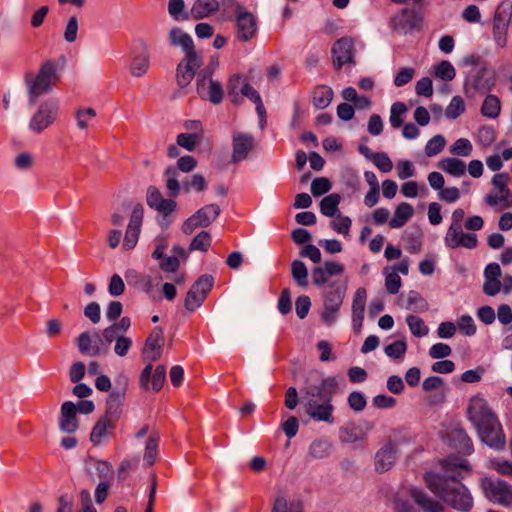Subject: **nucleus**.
I'll return each mask as SVG.
<instances>
[{"mask_svg": "<svg viewBox=\"0 0 512 512\" xmlns=\"http://www.w3.org/2000/svg\"><path fill=\"white\" fill-rule=\"evenodd\" d=\"M441 472H428L424 476L427 487L444 502L459 511H469L473 506V498L468 489L461 483L470 472L466 459L449 457L440 461Z\"/></svg>", "mask_w": 512, "mask_h": 512, "instance_id": "obj_1", "label": "nucleus"}, {"mask_svg": "<svg viewBox=\"0 0 512 512\" xmlns=\"http://www.w3.org/2000/svg\"><path fill=\"white\" fill-rule=\"evenodd\" d=\"M466 416L482 442L495 450L504 448L506 441L502 426L484 398L479 395L471 397L467 405Z\"/></svg>", "mask_w": 512, "mask_h": 512, "instance_id": "obj_2", "label": "nucleus"}, {"mask_svg": "<svg viewBox=\"0 0 512 512\" xmlns=\"http://www.w3.org/2000/svg\"><path fill=\"white\" fill-rule=\"evenodd\" d=\"M57 81V64L51 60L44 62L37 73L27 72L24 76V83L29 105H35L38 98L49 93Z\"/></svg>", "mask_w": 512, "mask_h": 512, "instance_id": "obj_3", "label": "nucleus"}, {"mask_svg": "<svg viewBox=\"0 0 512 512\" xmlns=\"http://www.w3.org/2000/svg\"><path fill=\"white\" fill-rule=\"evenodd\" d=\"M464 217L465 211L461 208L455 209L451 215V224L444 237L445 245L451 249H474L478 245L476 234L463 232Z\"/></svg>", "mask_w": 512, "mask_h": 512, "instance_id": "obj_4", "label": "nucleus"}, {"mask_svg": "<svg viewBox=\"0 0 512 512\" xmlns=\"http://www.w3.org/2000/svg\"><path fill=\"white\" fill-rule=\"evenodd\" d=\"M346 290L345 282L333 281L323 291V309L320 317L326 325L330 326L336 322Z\"/></svg>", "mask_w": 512, "mask_h": 512, "instance_id": "obj_5", "label": "nucleus"}, {"mask_svg": "<svg viewBox=\"0 0 512 512\" xmlns=\"http://www.w3.org/2000/svg\"><path fill=\"white\" fill-rule=\"evenodd\" d=\"M59 114V101L56 98H48L40 102L32 114L28 129L34 134H41L54 124Z\"/></svg>", "mask_w": 512, "mask_h": 512, "instance_id": "obj_6", "label": "nucleus"}, {"mask_svg": "<svg viewBox=\"0 0 512 512\" xmlns=\"http://www.w3.org/2000/svg\"><path fill=\"white\" fill-rule=\"evenodd\" d=\"M213 68L207 67L197 75L196 91L201 99L217 105L224 98V90L221 82L211 78Z\"/></svg>", "mask_w": 512, "mask_h": 512, "instance_id": "obj_7", "label": "nucleus"}, {"mask_svg": "<svg viewBox=\"0 0 512 512\" xmlns=\"http://www.w3.org/2000/svg\"><path fill=\"white\" fill-rule=\"evenodd\" d=\"M481 486L490 501L505 507L512 505V486L508 483L498 478H484Z\"/></svg>", "mask_w": 512, "mask_h": 512, "instance_id": "obj_8", "label": "nucleus"}, {"mask_svg": "<svg viewBox=\"0 0 512 512\" xmlns=\"http://www.w3.org/2000/svg\"><path fill=\"white\" fill-rule=\"evenodd\" d=\"M495 86V77L487 68H480L465 81V93L469 98L484 95Z\"/></svg>", "mask_w": 512, "mask_h": 512, "instance_id": "obj_9", "label": "nucleus"}, {"mask_svg": "<svg viewBox=\"0 0 512 512\" xmlns=\"http://www.w3.org/2000/svg\"><path fill=\"white\" fill-rule=\"evenodd\" d=\"M221 209L217 204H209L198 209L190 216L182 225V231L186 235H190L198 228H206L211 225L220 215Z\"/></svg>", "mask_w": 512, "mask_h": 512, "instance_id": "obj_10", "label": "nucleus"}, {"mask_svg": "<svg viewBox=\"0 0 512 512\" xmlns=\"http://www.w3.org/2000/svg\"><path fill=\"white\" fill-rule=\"evenodd\" d=\"M213 284L214 279L211 275H202L199 277L187 292L184 302L185 308L191 312L199 308L203 304L207 294L211 291Z\"/></svg>", "mask_w": 512, "mask_h": 512, "instance_id": "obj_11", "label": "nucleus"}, {"mask_svg": "<svg viewBox=\"0 0 512 512\" xmlns=\"http://www.w3.org/2000/svg\"><path fill=\"white\" fill-rule=\"evenodd\" d=\"M202 65V58L199 53H189L178 64L176 69L177 84L184 88L189 85L195 76L196 70Z\"/></svg>", "mask_w": 512, "mask_h": 512, "instance_id": "obj_12", "label": "nucleus"}, {"mask_svg": "<svg viewBox=\"0 0 512 512\" xmlns=\"http://www.w3.org/2000/svg\"><path fill=\"white\" fill-rule=\"evenodd\" d=\"M512 5H500L493 18V37L496 44L504 48L507 45V29L510 19L508 16L511 15Z\"/></svg>", "mask_w": 512, "mask_h": 512, "instance_id": "obj_13", "label": "nucleus"}, {"mask_svg": "<svg viewBox=\"0 0 512 512\" xmlns=\"http://www.w3.org/2000/svg\"><path fill=\"white\" fill-rule=\"evenodd\" d=\"M236 37L239 41L247 42L255 37L258 25L255 15L247 10L235 15Z\"/></svg>", "mask_w": 512, "mask_h": 512, "instance_id": "obj_14", "label": "nucleus"}, {"mask_svg": "<svg viewBox=\"0 0 512 512\" xmlns=\"http://www.w3.org/2000/svg\"><path fill=\"white\" fill-rule=\"evenodd\" d=\"M144 209L141 204H137L134 206L128 227L126 229L123 248L126 250L133 249L139 239L140 229L143 221Z\"/></svg>", "mask_w": 512, "mask_h": 512, "instance_id": "obj_15", "label": "nucleus"}, {"mask_svg": "<svg viewBox=\"0 0 512 512\" xmlns=\"http://www.w3.org/2000/svg\"><path fill=\"white\" fill-rule=\"evenodd\" d=\"M333 64L340 70L343 65L354 63V45L351 38L343 37L335 42L332 47Z\"/></svg>", "mask_w": 512, "mask_h": 512, "instance_id": "obj_16", "label": "nucleus"}, {"mask_svg": "<svg viewBox=\"0 0 512 512\" xmlns=\"http://www.w3.org/2000/svg\"><path fill=\"white\" fill-rule=\"evenodd\" d=\"M446 439L450 446L463 454L473 452V443L467 432L459 425L450 427L446 433Z\"/></svg>", "mask_w": 512, "mask_h": 512, "instance_id": "obj_17", "label": "nucleus"}, {"mask_svg": "<svg viewBox=\"0 0 512 512\" xmlns=\"http://www.w3.org/2000/svg\"><path fill=\"white\" fill-rule=\"evenodd\" d=\"M322 403H318L315 399H309L305 405L306 413L315 421L333 423V411L334 407L331 401L322 400Z\"/></svg>", "mask_w": 512, "mask_h": 512, "instance_id": "obj_18", "label": "nucleus"}, {"mask_svg": "<svg viewBox=\"0 0 512 512\" xmlns=\"http://www.w3.org/2000/svg\"><path fill=\"white\" fill-rule=\"evenodd\" d=\"M146 201L150 208L157 210L164 216L171 214L176 208V202L172 199L163 198L161 192L155 186L148 187Z\"/></svg>", "mask_w": 512, "mask_h": 512, "instance_id": "obj_19", "label": "nucleus"}, {"mask_svg": "<svg viewBox=\"0 0 512 512\" xmlns=\"http://www.w3.org/2000/svg\"><path fill=\"white\" fill-rule=\"evenodd\" d=\"M162 345L163 330L160 327H155L151 331L145 342V346L143 349V355L145 360L154 362L160 359L162 354Z\"/></svg>", "mask_w": 512, "mask_h": 512, "instance_id": "obj_20", "label": "nucleus"}, {"mask_svg": "<svg viewBox=\"0 0 512 512\" xmlns=\"http://www.w3.org/2000/svg\"><path fill=\"white\" fill-rule=\"evenodd\" d=\"M254 145V138L250 134H233V152L232 161L238 163L246 159Z\"/></svg>", "mask_w": 512, "mask_h": 512, "instance_id": "obj_21", "label": "nucleus"}, {"mask_svg": "<svg viewBox=\"0 0 512 512\" xmlns=\"http://www.w3.org/2000/svg\"><path fill=\"white\" fill-rule=\"evenodd\" d=\"M367 291L363 287H359L353 296L352 301V326L356 333L361 331L364 311L366 306Z\"/></svg>", "mask_w": 512, "mask_h": 512, "instance_id": "obj_22", "label": "nucleus"}, {"mask_svg": "<svg viewBox=\"0 0 512 512\" xmlns=\"http://www.w3.org/2000/svg\"><path fill=\"white\" fill-rule=\"evenodd\" d=\"M123 384V388L113 391L107 398L105 414L103 415L116 423L122 413V406L125 399V386L127 384V380L125 378Z\"/></svg>", "mask_w": 512, "mask_h": 512, "instance_id": "obj_23", "label": "nucleus"}, {"mask_svg": "<svg viewBox=\"0 0 512 512\" xmlns=\"http://www.w3.org/2000/svg\"><path fill=\"white\" fill-rule=\"evenodd\" d=\"M397 449L392 442H387L375 455V469L382 473L388 471L396 462Z\"/></svg>", "mask_w": 512, "mask_h": 512, "instance_id": "obj_24", "label": "nucleus"}, {"mask_svg": "<svg viewBox=\"0 0 512 512\" xmlns=\"http://www.w3.org/2000/svg\"><path fill=\"white\" fill-rule=\"evenodd\" d=\"M59 428L65 433H73L78 429L77 408L71 401H66L61 406Z\"/></svg>", "mask_w": 512, "mask_h": 512, "instance_id": "obj_25", "label": "nucleus"}, {"mask_svg": "<svg viewBox=\"0 0 512 512\" xmlns=\"http://www.w3.org/2000/svg\"><path fill=\"white\" fill-rule=\"evenodd\" d=\"M168 38L170 45L174 47H180L185 53V56L188 55L190 52L198 53L194 49V42L192 37L188 33L184 32L181 28L173 27L169 31Z\"/></svg>", "mask_w": 512, "mask_h": 512, "instance_id": "obj_26", "label": "nucleus"}, {"mask_svg": "<svg viewBox=\"0 0 512 512\" xmlns=\"http://www.w3.org/2000/svg\"><path fill=\"white\" fill-rule=\"evenodd\" d=\"M140 47V52L133 56L130 64V73L134 77L143 76L148 71L150 66V54L146 44L143 41L140 42Z\"/></svg>", "mask_w": 512, "mask_h": 512, "instance_id": "obj_27", "label": "nucleus"}, {"mask_svg": "<svg viewBox=\"0 0 512 512\" xmlns=\"http://www.w3.org/2000/svg\"><path fill=\"white\" fill-rule=\"evenodd\" d=\"M220 9V3L217 0H195L191 7V16L195 20L209 17Z\"/></svg>", "mask_w": 512, "mask_h": 512, "instance_id": "obj_28", "label": "nucleus"}, {"mask_svg": "<svg viewBox=\"0 0 512 512\" xmlns=\"http://www.w3.org/2000/svg\"><path fill=\"white\" fill-rule=\"evenodd\" d=\"M116 426V422L102 416L94 425L90 434V440L94 445H100Z\"/></svg>", "mask_w": 512, "mask_h": 512, "instance_id": "obj_29", "label": "nucleus"}, {"mask_svg": "<svg viewBox=\"0 0 512 512\" xmlns=\"http://www.w3.org/2000/svg\"><path fill=\"white\" fill-rule=\"evenodd\" d=\"M392 27L397 32L406 34L416 27V17L411 11L404 9L393 17Z\"/></svg>", "mask_w": 512, "mask_h": 512, "instance_id": "obj_30", "label": "nucleus"}, {"mask_svg": "<svg viewBox=\"0 0 512 512\" xmlns=\"http://www.w3.org/2000/svg\"><path fill=\"white\" fill-rule=\"evenodd\" d=\"M338 381L335 377L323 378L319 387L310 389L307 393L311 396H318L321 400L331 401L337 392Z\"/></svg>", "mask_w": 512, "mask_h": 512, "instance_id": "obj_31", "label": "nucleus"}, {"mask_svg": "<svg viewBox=\"0 0 512 512\" xmlns=\"http://www.w3.org/2000/svg\"><path fill=\"white\" fill-rule=\"evenodd\" d=\"M367 431L360 425L347 424L339 429V438L342 442L352 444L365 439Z\"/></svg>", "mask_w": 512, "mask_h": 512, "instance_id": "obj_32", "label": "nucleus"}, {"mask_svg": "<svg viewBox=\"0 0 512 512\" xmlns=\"http://www.w3.org/2000/svg\"><path fill=\"white\" fill-rule=\"evenodd\" d=\"M438 167L447 174L457 178L465 175L467 169L464 161L453 157L441 159L438 162Z\"/></svg>", "mask_w": 512, "mask_h": 512, "instance_id": "obj_33", "label": "nucleus"}, {"mask_svg": "<svg viewBox=\"0 0 512 512\" xmlns=\"http://www.w3.org/2000/svg\"><path fill=\"white\" fill-rule=\"evenodd\" d=\"M411 496L414 501L426 512H442L443 506L436 500L430 498L422 490L411 489Z\"/></svg>", "mask_w": 512, "mask_h": 512, "instance_id": "obj_34", "label": "nucleus"}, {"mask_svg": "<svg viewBox=\"0 0 512 512\" xmlns=\"http://www.w3.org/2000/svg\"><path fill=\"white\" fill-rule=\"evenodd\" d=\"M414 209L411 204L407 202L400 203L395 211L394 216L390 220L389 225L391 228H401L413 216Z\"/></svg>", "mask_w": 512, "mask_h": 512, "instance_id": "obj_35", "label": "nucleus"}, {"mask_svg": "<svg viewBox=\"0 0 512 512\" xmlns=\"http://www.w3.org/2000/svg\"><path fill=\"white\" fill-rule=\"evenodd\" d=\"M92 339L88 332H83L77 337V347L80 353L91 356H98L107 352V347H92Z\"/></svg>", "mask_w": 512, "mask_h": 512, "instance_id": "obj_36", "label": "nucleus"}, {"mask_svg": "<svg viewBox=\"0 0 512 512\" xmlns=\"http://www.w3.org/2000/svg\"><path fill=\"white\" fill-rule=\"evenodd\" d=\"M333 445L326 439H315L311 442L308 453L313 459H323L330 455Z\"/></svg>", "mask_w": 512, "mask_h": 512, "instance_id": "obj_37", "label": "nucleus"}, {"mask_svg": "<svg viewBox=\"0 0 512 512\" xmlns=\"http://www.w3.org/2000/svg\"><path fill=\"white\" fill-rule=\"evenodd\" d=\"M501 111V102L498 96L489 94L485 97L481 106V113L484 117L496 119Z\"/></svg>", "mask_w": 512, "mask_h": 512, "instance_id": "obj_38", "label": "nucleus"}, {"mask_svg": "<svg viewBox=\"0 0 512 512\" xmlns=\"http://www.w3.org/2000/svg\"><path fill=\"white\" fill-rule=\"evenodd\" d=\"M332 99L333 90L328 86H318L313 91V104L318 109H324L329 106Z\"/></svg>", "mask_w": 512, "mask_h": 512, "instance_id": "obj_39", "label": "nucleus"}, {"mask_svg": "<svg viewBox=\"0 0 512 512\" xmlns=\"http://www.w3.org/2000/svg\"><path fill=\"white\" fill-rule=\"evenodd\" d=\"M340 195L336 193L325 196L320 202V211L327 217H334L338 214V205L340 203Z\"/></svg>", "mask_w": 512, "mask_h": 512, "instance_id": "obj_40", "label": "nucleus"}, {"mask_svg": "<svg viewBox=\"0 0 512 512\" xmlns=\"http://www.w3.org/2000/svg\"><path fill=\"white\" fill-rule=\"evenodd\" d=\"M291 274L298 286L306 287L308 285V269L301 260H294L291 263Z\"/></svg>", "mask_w": 512, "mask_h": 512, "instance_id": "obj_41", "label": "nucleus"}, {"mask_svg": "<svg viewBox=\"0 0 512 512\" xmlns=\"http://www.w3.org/2000/svg\"><path fill=\"white\" fill-rule=\"evenodd\" d=\"M178 176L179 172L177 171V168L173 166L168 167L165 171L166 188L172 197H177L181 190Z\"/></svg>", "mask_w": 512, "mask_h": 512, "instance_id": "obj_42", "label": "nucleus"}, {"mask_svg": "<svg viewBox=\"0 0 512 512\" xmlns=\"http://www.w3.org/2000/svg\"><path fill=\"white\" fill-rule=\"evenodd\" d=\"M485 202L491 207L500 205L502 209H507L512 207V193H510V195H505L497 190L495 193L491 192L487 194L485 196Z\"/></svg>", "mask_w": 512, "mask_h": 512, "instance_id": "obj_43", "label": "nucleus"}, {"mask_svg": "<svg viewBox=\"0 0 512 512\" xmlns=\"http://www.w3.org/2000/svg\"><path fill=\"white\" fill-rule=\"evenodd\" d=\"M247 82L245 78L239 74H235L230 77L228 82V94L233 103L238 104L240 101V88L242 85H246Z\"/></svg>", "mask_w": 512, "mask_h": 512, "instance_id": "obj_44", "label": "nucleus"}, {"mask_svg": "<svg viewBox=\"0 0 512 512\" xmlns=\"http://www.w3.org/2000/svg\"><path fill=\"white\" fill-rule=\"evenodd\" d=\"M434 74L443 81H452L456 76L454 66L448 60H442L435 66Z\"/></svg>", "mask_w": 512, "mask_h": 512, "instance_id": "obj_45", "label": "nucleus"}, {"mask_svg": "<svg viewBox=\"0 0 512 512\" xmlns=\"http://www.w3.org/2000/svg\"><path fill=\"white\" fill-rule=\"evenodd\" d=\"M406 323L411 333L416 337H424L429 333L428 326L418 316L408 315L406 318Z\"/></svg>", "mask_w": 512, "mask_h": 512, "instance_id": "obj_46", "label": "nucleus"}, {"mask_svg": "<svg viewBox=\"0 0 512 512\" xmlns=\"http://www.w3.org/2000/svg\"><path fill=\"white\" fill-rule=\"evenodd\" d=\"M158 443L159 437L157 435H151L147 440L143 457V460L147 466H151L155 462Z\"/></svg>", "mask_w": 512, "mask_h": 512, "instance_id": "obj_47", "label": "nucleus"}, {"mask_svg": "<svg viewBox=\"0 0 512 512\" xmlns=\"http://www.w3.org/2000/svg\"><path fill=\"white\" fill-rule=\"evenodd\" d=\"M211 235L207 231H201L198 233L190 243L189 249L199 250V251H207L211 245Z\"/></svg>", "mask_w": 512, "mask_h": 512, "instance_id": "obj_48", "label": "nucleus"}, {"mask_svg": "<svg viewBox=\"0 0 512 512\" xmlns=\"http://www.w3.org/2000/svg\"><path fill=\"white\" fill-rule=\"evenodd\" d=\"M407 111V107L402 102H395L390 110V124L393 128L397 129L403 124L402 115Z\"/></svg>", "mask_w": 512, "mask_h": 512, "instance_id": "obj_49", "label": "nucleus"}, {"mask_svg": "<svg viewBox=\"0 0 512 512\" xmlns=\"http://www.w3.org/2000/svg\"><path fill=\"white\" fill-rule=\"evenodd\" d=\"M407 351V343L405 340H398L384 349L385 354L392 359H402Z\"/></svg>", "mask_w": 512, "mask_h": 512, "instance_id": "obj_50", "label": "nucleus"}, {"mask_svg": "<svg viewBox=\"0 0 512 512\" xmlns=\"http://www.w3.org/2000/svg\"><path fill=\"white\" fill-rule=\"evenodd\" d=\"M473 150L472 143L466 138L457 139L450 147V153L457 156L468 157Z\"/></svg>", "mask_w": 512, "mask_h": 512, "instance_id": "obj_51", "label": "nucleus"}, {"mask_svg": "<svg viewBox=\"0 0 512 512\" xmlns=\"http://www.w3.org/2000/svg\"><path fill=\"white\" fill-rule=\"evenodd\" d=\"M446 140L442 135H435L432 137L425 146V153L428 157L438 155L445 147Z\"/></svg>", "mask_w": 512, "mask_h": 512, "instance_id": "obj_52", "label": "nucleus"}, {"mask_svg": "<svg viewBox=\"0 0 512 512\" xmlns=\"http://www.w3.org/2000/svg\"><path fill=\"white\" fill-rule=\"evenodd\" d=\"M184 8V0H169L168 2V13L176 21L188 19V15L184 13Z\"/></svg>", "mask_w": 512, "mask_h": 512, "instance_id": "obj_53", "label": "nucleus"}, {"mask_svg": "<svg viewBox=\"0 0 512 512\" xmlns=\"http://www.w3.org/2000/svg\"><path fill=\"white\" fill-rule=\"evenodd\" d=\"M334 217L335 220L330 223L331 228L338 234L348 235L352 224L351 219L348 216L341 215L340 213Z\"/></svg>", "mask_w": 512, "mask_h": 512, "instance_id": "obj_54", "label": "nucleus"}, {"mask_svg": "<svg viewBox=\"0 0 512 512\" xmlns=\"http://www.w3.org/2000/svg\"><path fill=\"white\" fill-rule=\"evenodd\" d=\"M77 127L85 130L89 127L90 121L96 117V111L93 108L79 109L76 114Z\"/></svg>", "mask_w": 512, "mask_h": 512, "instance_id": "obj_55", "label": "nucleus"}, {"mask_svg": "<svg viewBox=\"0 0 512 512\" xmlns=\"http://www.w3.org/2000/svg\"><path fill=\"white\" fill-rule=\"evenodd\" d=\"M465 110L464 102L461 97L455 96L451 99L449 105L446 108L445 115L449 119H456Z\"/></svg>", "mask_w": 512, "mask_h": 512, "instance_id": "obj_56", "label": "nucleus"}, {"mask_svg": "<svg viewBox=\"0 0 512 512\" xmlns=\"http://www.w3.org/2000/svg\"><path fill=\"white\" fill-rule=\"evenodd\" d=\"M332 185L328 178L317 177L311 183V193L315 197H319L330 191Z\"/></svg>", "mask_w": 512, "mask_h": 512, "instance_id": "obj_57", "label": "nucleus"}, {"mask_svg": "<svg viewBox=\"0 0 512 512\" xmlns=\"http://www.w3.org/2000/svg\"><path fill=\"white\" fill-rule=\"evenodd\" d=\"M272 512H302L300 503H288L284 498L279 497L275 500Z\"/></svg>", "mask_w": 512, "mask_h": 512, "instance_id": "obj_58", "label": "nucleus"}, {"mask_svg": "<svg viewBox=\"0 0 512 512\" xmlns=\"http://www.w3.org/2000/svg\"><path fill=\"white\" fill-rule=\"evenodd\" d=\"M415 75V69L412 67H402L394 77V85L402 87L409 83Z\"/></svg>", "mask_w": 512, "mask_h": 512, "instance_id": "obj_59", "label": "nucleus"}, {"mask_svg": "<svg viewBox=\"0 0 512 512\" xmlns=\"http://www.w3.org/2000/svg\"><path fill=\"white\" fill-rule=\"evenodd\" d=\"M374 165L383 173H388L393 168V163L389 156L384 152H376L372 159Z\"/></svg>", "mask_w": 512, "mask_h": 512, "instance_id": "obj_60", "label": "nucleus"}, {"mask_svg": "<svg viewBox=\"0 0 512 512\" xmlns=\"http://www.w3.org/2000/svg\"><path fill=\"white\" fill-rule=\"evenodd\" d=\"M348 404L352 410L360 412L366 407V397L362 392L354 391L348 396Z\"/></svg>", "mask_w": 512, "mask_h": 512, "instance_id": "obj_61", "label": "nucleus"}, {"mask_svg": "<svg viewBox=\"0 0 512 512\" xmlns=\"http://www.w3.org/2000/svg\"><path fill=\"white\" fill-rule=\"evenodd\" d=\"M199 140V136L195 133L187 134L181 133L177 136V145L185 148L188 151H193L197 142Z\"/></svg>", "mask_w": 512, "mask_h": 512, "instance_id": "obj_62", "label": "nucleus"}, {"mask_svg": "<svg viewBox=\"0 0 512 512\" xmlns=\"http://www.w3.org/2000/svg\"><path fill=\"white\" fill-rule=\"evenodd\" d=\"M311 301L306 295L299 296L295 301L296 314L300 319H304L310 310Z\"/></svg>", "mask_w": 512, "mask_h": 512, "instance_id": "obj_63", "label": "nucleus"}, {"mask_svg": "<svg viewBox=\"0 0 512 512\" xmlns=\"http://www.w3.org/2000/svg\"><path fill=\"white\" fill-rule=\"evenodd\" d=\"M451 353V347L441 342L432 345L429 350V355L433 359H443L445 357H448Z\"/></svg>", "mask_w": 512, "mask_h": 512, "instance_id": "obj_64", "label": "nucleus"}]
</instances>
